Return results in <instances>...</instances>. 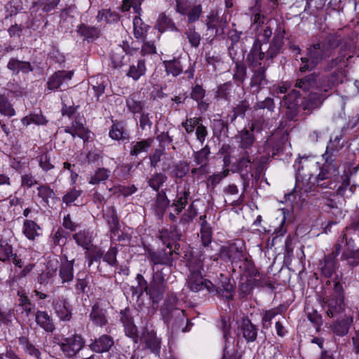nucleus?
Masks as SVG:
<instances>
[{"instance_id": "obj_59", "label": "nucleus", "mask_w": 359, "mask_h": 359, "mask_svg": "<svg viewBox=\"0 0 359 359\" xmlns=\"http://www.w3.org/2000/svg\"><path fill=\"white\" fill-rule=\"evenodd\" d=\"M201 238L202 241L203 245L204 247H208L209 244L212 242V231L208 223H201Z\"/></svg>"}, {"instance_id": "obj_64", "label": "nucleus", "mask_w": 359, "mask_h": 359, "mask_svg": "<svg viewBox=\"0 0 359 359\" xmlns=\"http://www.w3.org/2000/svg\"><path fill=\"white\" fill-rule=\"evenodd\" d=\"M0 112L8 116H13L15 111L8 101V97L3 94L0 95Z\"/></svg>"}, {"instance_id": "obj_20", "label": "nucleus", "mask_w": 359, "mask_h": 359, "mask_svg": "<svg viewBox=\"0 0 359 359\" xmlns=\"http://www.w3.org/2000/svg\"><path fill=\"white\" fill-rule=\"evenodd\" d=\"M285 34V29L279 25L276 30L275 35L267 51L264 53V57L266 60L273 59L280 53L283 45Z\"/></svg>"}, {"instance_id": "obj_10", "label": "nucleus", "mask_w": 359, "mask_h": 359, "mask_svg": "<svg viewBox=\"0 0 359 359\" xmlns=\"http://www.w3.org/2000/svg\"><path fill=\"white\" fill-rule=\"evenodd\" d=\"M176 11L179 13L187 17V22L192 24L200 18L202 14V6L193 4L189 0H177Z\"/></svg>"}, {"instance_id": "obj_17", "label": "nucleus", "mask_w": 359, "mask_h": 359, "mask_svg": "<svg viewBox=\"0 0 359 359\" xmlns=\"http://www.w3.org/2000/svg\"><path fill=\"white\" fill-rule=\"evenodd\" d=\"M205 25L208 31L215 30L213 37H219L224 35V29L228 23L225 18L219 17L217 13L211 12L207 16Z\"/></svg>"}, {"instance_id": "obj_54", "label": "nucleus", "mask_w": 359, "mask_h": 359, "mask_svg": "<svg viewBox=\"0 0 359 359\" xmlns=\"http://www.w3.org/2000/svg\"><path fill=\"white\" fill-rule=\"evenodd\" d=\"M109 136L113 140H124L129 139L128 133L123 128V127L119 123L113 124L109 131Z\"/></svg>"}, {"instance_id": "obj_6", "label": "nucleus", "mask_w": 359, "mask_h": 359, "mask_svg": "<svg viewBox=\"0 0 359 359\" xmlns=\"http://www.w3.org/2000/svg\"><path fill=\"white\" fill-rule=\"evenodd\" d=\"M167 249L158 250L156 251L149 250L147 253V258L151 266V269L163 266H172L173 262V254H179L175 250H172V244L167 243Z\"/></svg>"}, {"instance_id": "obj_53", "label": "nucleus", "mask_w": 359, "mask_h": 359, "mask_svg": "<svg viewBox=\"0 0 359 359\" xmlns=\"http://www.w3.org/2000/svg\"><path fill=\"white\" fill-rule=\"evenodd\" d=\"M210 154V149L208 145L198 151L194 152V162L196 165H200L201 167H205L208 161V156Z\"/></svg>"}, {"instance_id": "obj_51", "label": "nucleus", "mask_w": 359, "mask_h": 359, "mask_svg": "<svg viewBox=\"0 0 359 359\" xmlns=\"http://www.w3.org/2000/svg\"><path fill=\"white\" fill-rule=\"evenodd\" d=\"M167 180L168 177L165 174L156 172L148 179L147 183L154 191H158Z\"/></svg>"}, {"instance_id": "obj_19", "label": "nucleus", "mask_w": 359, "mask_h": 359, "mask_svg": "<svg viewBox=\"0 0 359 359\" xmlns=\"http://www.w3.org/2000/svg\"><path fill=\"white\" fill-rule=\"evenodd\" d=\"M346 236V241L342 244L344 246V250L341 255V258L348 262V265L352 267H355L359 265V248L353 250L352 248L354 245V241L352 238H348L346 233L341 235L339 237Z\"/></svg>"}, {"instance_id": "obj_35", "label": "nucleus", "mask_w": 359, "mask_h": 359, "mask_svg": "<svg viewBox=\"0 0 359 359\" xmlns=\"http://www.w3.org/2000/svg\"><path fill=\"white\" fill-rule=\"evenodd\" d=\"M317 77L316 73H311L301 79H297L294 86L304 92L316 88L318 86H317Z\"/></svg>"}, {"instance_id": "obj_49", "label": "nucleus", "mask_w": 359, "mask_h": 359, "mask_svg": "<svg viewBox=\"0 0 359 359\" xmlns=\"http://www.w3.org/2000/svg\"><path fill=\"white\" fill-rule=\"evenodd\" d=\"M184 35L192 48H197L199 47L201 41V36L200 33L196 31L194 25H189L184 31Z\"/></svg>"}, {"instance_id": "obj_37", "label": "nucleus", "mask_w": 359, "mask_h": 359, "mask_svg": "<svg viewBox=\"0 0 359 359\" xmlns=\"http://www.w3.org/2000/svg\"><path fill=\"white\" fill-rule=\"evenodd\" d=\"M154 142V138L149 137L140 141H134L131 142L130 154L137 156L141 153L147 152Z\"/></svg>"}, {"instance_id": "obj_47", "label": "nucleus", "mask_w": 359, "mask_h": 359, "mask_svg": "<svg viewBox=\"0 0 359 359\" xmlns=\"http://www.w3.org/2000/svg\"><path fill=\"white\" fill-rule=\"evenodd\" d=\"M73 239L76 241L78 245L81 246L85 249H88L92 243V233L87 230H82L75 233Z\"/></svg>"}, {"instance_id": "obj_18", "label": "nucleus", "mask_w": 359, "mask_h": 359, "mask_svg": "<svg viewBox=\"0 0 359 359\" xmlns=\"http://www.w3.org/2000/svg\"><path fill=\"white\" fill-rule=\"evenodd\" d=\"M140 340L145 344V347L154 354H158L161 349V339L157 337L156 332L151 328L145 326L140 336Z\"/></svg>"}, {"instance_id": "obj_4", "label": "nucleus", "mask_w": 359, "mask_h": 359, "mask_svg": "<svg viewBox=\"0 0 359 359\" xmlns=\"http://www.w3.org/2000/svg\"><path fill=\"white\" fill-rule=\"evenodd\" d=\"M323 306L330 318L336 317L344 311V294L339 283H335L334 292L323 298Z\"/></svg>"}, {"instance_id": "obj_12", "label": "nucleus", "mask_w": 359, "mask_h": 359, "mask_svg": "<svg viewBox=\"0 0 359 359\" xmlns=\"http://www.w3.org/2000/svg\"><path fill=\"white\" fill-rule=\"evenodd\" d=\"M300 94L295 90H291L287 94L283 95L280 100L282 107L286 108L285 112L287 118L289 120H294L298 114V98Z\"/></svg>"}, {"instance_id": "obj_26", "label": "nucleus", "mask_w": 359, "mask_h": 359, "mask_svg": "<svg viewBox=\"0 0 359 359\" xmlns=\"http://www.w3.org/2000/svg\"><path fill=\"white\" fill-rule=\"evenodd\" d=\"M182 236V232L176 226H172L170 229H163L159 232V238L163 243L167 246V243L170 242L176 252L180 248V244L177 243V241L181 239Z\"/></svg>"}, {"instance_id": "obj_2", "label": "nucleus", "mask_w": 359, "mask_h": 359, "mask_svg": "<svg viewBox=\"0 0 359 359\" xmlns=\"http://www.w3.org/2000/svg\"><path fill=\"white\" fill-rule=\"evenodd\" d=\"M264 58V52L262 50L261 41L257 39L246 58L248 67L252 72L250 84L252 88H255L254 92L257 93L268 84L266 75L268 66L261 62Z\"/></svg>"}, {"instance_id": "obj_5", "label": "nucleus", "mask_w": 359, "mask_h": 359, "mask_svg": "<svg viewBox=\"0 0 359 359\" xmlns=\"http://www.w3.org/2000/svg\"><path fill=\"white\" fill-rule=\"evenodd\" d=\"M219 257L225 262H230L232 264L244 260L248 263L249 266L252 267V271L250 272L251 276L257 277L260 275L259 272L254 268L251 261L247 257H245L242 248L238 247L236 243L222 246L219 251Z\"/></svg>"}, {"instance_id": "obj_52", "label": "nucleus", "mask_w": 359, "mask_h": 359, "mask_svg": "<svg viewBox=\"0 0 359 359\" xmlns=\"http://www.w3.org/2000/svg\"><path fill=\"white\" fill-rule=\"evenodd\" d=\"M57 274V267L49 262L46 268L38 277V283L41 285H46L50 280L55 277Z\"/></svg>"}, {"instance_id": "obj_46", "label": "nucleus", "mask_w": 359, "mask_h": 359, "mask_svg": "<svg viewBox=\"0 0 359 359\" xmlns=\"http://www.w3.org/2000/svg\"><path fill=\"white\" fill-rule=\"evenodd\" d=\"M172 266L156 267L152 269V279L167 285V282L172 273Z\"/></svg>"}, {"instance_id": "obj_45", "label": "nucleus", "mask_w": 359, "mask_h": 359, "mask_svg": "<svg viewBox=\"0 0 359 359\" xmlns=\"http://www.w3.org/2000/svg\"><path fill=\"white\" fill-rule=\"evenodd\" d=\"M283 312L281 306L264 311L262 314V325L264 329H269L271 326V320L279 313Z\"/></svg>"}, {"instance_id": "obj_27", "label": "nucleus", "mask_w": 359, "mask_h": 359, "mask_svg": "<svg viewBox=\"0 0 359 359\" xmlns=\"http://www.w3.org/2000/svg\"><path fill=\"white\" fill-rule=\"evenodd\" d=\"M166 288L167 285L152 279L150 284L144 287V292L153 302L158 303L163 299Z\"/></svg>"}, {"instance_id": "obj_14", "label": "nucleus", "mask_w": 359, "mask_h": 359, "mask_svg": "<svg viewBox=\"0 0 359 359\" xmlns=\"http://www.w3.org/2000/svg\"><path fill=\"white\" fill-rule=\"evenodd\" d=\"M344 241H346V236L339 237L333 252L325 257V263L321 268V271L325 277H330L334 272L336 265L335 259L339 255Z\"/></svg>"}, {"instance_id": "obj_58", "label": "nucleus", "mask_w": 359, "mask_h": 359, "mask_svg": "<svg viewBox=\"0 0 359 359\" xmlns=\"http://www.w3.org/2000/svg\"><path fill=\"white\" fill-rule=\"evenodd\" d=\"M148 26L144 23L140 16H135L133 19V30L135 38L140 39L144 36L147 32Z\"/></svg>"}, {"instance_id": "obj_44", "label": "nucleus", "mask_w": 359, "mask_h": 359, "mask_svg": "<svg viewBox=\"0 0 359 359\" xmlns=\"http://www.w3.org/2000/svg\"><path fill=\"white\" fill-rule=\"evenodd\" d=\"M110 170L104 168H99L95 170L94 173L90 176L88 183L92 185H98L104 182L110 176Z\"/></svg>"}, {"instance_id": "obj_55", "label": "nucleus", "mask_w": 359, "mask_h": 359, "mask_svg": "<svg viewBox=\"0 0 359 359\" xmlns=\"http://www.w3.org/2000/svg\"><path fill=\"white\" fill-rule=\"evenodd\" d=\"M126 105L129 111L134 114L140 113L144 107L143 103L139 100L138 95L135 94L128 97Z\"/></svg>"}, {"instance_id": "obj_63", "label": "nucleus", "mask_w": 359, "mask_h": 359, "mask_svg": "<svg viewBox=\"0 0 359 359\" xmlns=\"http://www.w3.org/2000/svg\"><path fill=\"white\" fill-rule=\"evenodd\" d=\"M164 64L167 73L174 76H178L182 72V66L178 60L165 61Z\"/></svg>"}, {"instance_id": "obj_28", "label": "nucleus", "mask_w": 359, "mask_h": 359, "mask_svg": "<svg viewBox=\"0 0 359 359\" xmlns=\"http://www.w3.org/2000/svg\"><path fill=\"white\" fill-rule=\"evenodd\" d=\"M103 217L107 222L112 236H116L120 230L119 219L114 206L108 207L103 214Z\"/></svg>"}, {"instance_id": "obj_61", "label": "nucleus", "mask_w": 359, "mask_h": 359, "mask_svg": "<svg viewBox=\"0 0 359 359\" xmlns=\"http://www.w3.org/2000/svg\"><path fill=\"white\" fill-rule=\"evenodd\" d=\"M37 191L39 197H40L47 204L48 203L49 200H53L55 198L54 191L48 185H40L38 187Z\"/></svg>"}, {"instance_id": "obj_41", "label": "nucleus", "mask_w": 359, "mask_h": 359, "mask_svg": "<svg viewBox=\"0 0 359 359\" xmlns=\"http://www.w3.org/2000/svg\"><path fill=\"white\" fill-rule=\"evenodd\" d=\"M41 227L34 221L26 219L23 223V234L29 240L34 241L40 235Z\"/></svg>"}, {"instance_id": "obj_38", "label": "nucleus", "mask_w": 359, "mask_h": 359, "mask_svg": "<svg viewBox=\"0 0 359 359\" xmlns=\"http://www.w3.org/2000/svg\"><path fill=\"white\" fill-rule=\"evenodd\" d=\"M241 331L243 337L248 342H253L257 337L258 328L248 319H243L241 323Z\"/></svg>"}, {"instance_id": "obj_34", "label": "nucleus", "mask_w": 359, "mask_h": 359, "mask_svg": "<svg viewBox=\"0 0 359 359\" xmlns=\"http://www.w3.org/2000/svg\"><path fill=\"white\" fill-rule=\"evenodd\" d=\"M190 197V191L189 187H184L182 191H177L176 198L173 201L172 206L175 208L174 211L177 215H180L188 203V199Z\"/></svg>"}, {"instance_id": "obj_39", "label": "nucleus", "mask_w": 359, "mask_h": 359, "mask_svg": "<svg viewBox=\"0 0 359 359\" xmlns=\"http://www.w3.org/2000/svg\"><path fill=\"white\" fill-rule=\"evenodd\" d=\"M155 28L161 33L168 30H170L172 32L179 31L172 20L167 16L164 13H162L158 15Z\"/></svg>"}, {"instance_id": "obj_29", "label": "nucleus", "mask_w": 359, "mask_h": 359, "mask_svg": "<svg viewBox=\"0 0 359 359\" xmlns=\"http://www.w3.org/2000/svg\"><path fill=\"white\" fill-rule=\"evenodd\" d=\"M35 322L38 326L47 332H53L55 325L53 318L46 311L37 310L34 313Z\"/></svg>"}, {"instance_id": "obj_3", "label": "nucleus", "mask_w": 359, "mask_h": 359, "mask_svg": "<svg viewBox=\"0 0 359 359\" xmlns=\"http://www.w3.org/2000/svg\"><path fill=\"white\" fill-rule=\"evenodd\" d=\"M207 261L204 259L203 261L198 259L196 261V266L190 269V275L187 279V286L194 292H198L204 289L210 293H213L215 290V285L210 280L204 278L201 274V270L203 269L205 262Z\"/></svg>"}, {"instance_id": "obj_22", "label": "nucleus", "mask_w": 359, "mask_h": 359, "mask_svg": "<svg viewBox=\"0 0 359 359\" xmlns=\"http://www.w3.org/2000/svg\"><path fill=\"white\" fill-rule=\"evenodd\" d=\"M51 305L56 316L62 321H69L72 318V309L67 299L57 297L53 299Z\"/></svg>"}, {"instance_id": "obj_11", "label": "nucleus", "mask_w": 359, "mask_h": 359, "mask_svg": "<svg viewBox=\"0 0 359 359\" xmlns=\"http://www.w3.org/2000/svg\"><path fill=\"white\" fill-rule=\"evenodd\" d=\"M85 340L78 334L66 337L58 343L60 350L69 358L75 356L83 348Z\"/></svg>"}, {"instance_id": "obj_48", "label": "nucleus", "mask_w": 359, "mask_h": 359, "mask_svg": "<svg viewBox=\"0 0 359 359\" xmlns=\"http://www.w3.org/2000/svg\"><path fill=\"white\" fill-rule=\"evenodd\" d=\"M17 294L19 297L18 306L21 307L22 312L28 317L33 313L34 304L32 303L29 297L23 292L18 291Z\"/></svg>"}, {"instance_id": "obj_31", "label": "nucleus", "mask_w": 359, "mask_h": 359, "mask_svg": "<svg viewBox=\"0 0 359 359\" xmlns=\"http://www.w3.org/2000/svg\"><path fill=\"white\" fill-rule=\"evenodd\" d=\"M349 184L350 180L348 175L346 174L339 176V174H337L333 187V189L336 188V194L341 197H348L349 196L347 194L348 192L350 196H351L353 194V188L349 187Z\"/></svg>"}, {"instance_id": "obj_15", "label": "nucleus", "mask_w": 359, "mask_h": 359, "mask_svg": "<svg viewBox=\"0 0 359 359\" xmlns=\"http://www.w3.org/2000/svg\"><path fill=\"white\" fill-rule=\"evenodd\" d=\"M337 174H339L338 170L334 167L323 165L319 174L315 178L317 187L322 189H333L332 185L334 184Z\"/></svg>"}, {"instance_id": "obj_25", "label": "nucleus", "mask_w": 359, "mask_h": 359, "mask_svg": "<svg viewBox=\"0 0 359 359\" xmlns=\"http://www.w3.org/2000/svg\"><path fill=\"white\" fill-rule=\"evenodd\" d=\"M73 76L72 71H57L55 72L47 82V88L49 90H55L61 87L64 83L70 81Z\"/></svg>"}, {"instance_id": "obj_8", "label": "nucleus", "mask_w": 359, "mask_h": 359, "mask_svg": "<svg viewBox=\"0 0 359 359\" xmlns=\"http://www.w3.org/2000/svg\"><path fill=\"white\" fill-rule=\"evenodd\" d=\"M248 150L238 151L236 161L231 165L233 172H238L241 175H248L252 170V165L255 163V158L250 154Z\"/></svg>"}, {"instance_id": "obj_30", "label": "nucleus", "mask_w": 359, "mask_h": 359, "mask_svg": "<svg viewBox=\"0 0 359 359\" xmlns=\"http://www.w3.org/2000/svg\"><path fill=\"white\" fill-rule=\"evenodd\" d=\"M114 344L112 337L103 334L99 338L95 339L90 345V348L96 353H102L107 352Z\"/></svg>"}, {"instance_id": "obj_40", "label": "nucleus", "mask_w": 359, "mask_h": 359, "mask_svg": "<svg viewBox=\"0 0 359 359\" xmlns=\"http://www.w3.org/2000/svg\"><path fill=\"white\" fill-rule=\"evenodd\" d=\"M62 283H69L74 278V260L62 262L59 270Z\"/></svg>"}, {"instance_id": "obj_23", "label": "nucleus", "mask_w": 359, "mask_h": 359, "mask_svg": "<svg viewBox=\"0 0 359 359\" xmlns=\"http://www.w3.org/2000/svg\"><path fill=\"white\" fill-rule=\"evenodd\" d=\"M161 313L163 316L166 318L167 320H170L172 317H175L176 320L174 322V325L176 328H180L184 323L187 325L189 323V319L186 317L184 310L177 309H168L165 304L161 308ZM187 331V325L182 328V332Z\"/></svg>"}, {"instance_id": "obj_21", "label": "nucleus", "mask_w": 359, "mask_h": 359, "mask_svg": "<svg viewBox=\"0 0 359 359\" xmlns=\"http://www.w3.org/2000/svg\"><path fill=\"white\" fill-rule=\"evenodd\" d=\"M254 129V124H252L249 129L243 128L235 136L239 151L248 150V151H251L252 147L255 142Z\"/></svg>"}, {"instance_id": "obj_13", "label": "nucleus", "mask_w": 359, "mask_h": 359, "mask_svg": "<svg viewBox=\"0 0 359 359\" xmlns=\"http://www.w3.org/2000/svg\"><path fill=\"white\" fill-rule=\"evenodd\" d=\"M275 1L271 6L262 8L261 0H255V4L250 10L252 27L257 29L264 25L266 16L271 14L275 8Z\"/></svg>"}, {"instance_id": "obj_24", "label": "nucleus", "mask_w": 359, "mask_h": 359, "mask_svg": "<svg viewBox=\"0 0 359 359\" xmlns=\"http://www.w3.org/2000/svg\"><path fill=\"white\" fill-rule=\"evenodd\" d=\"M213 293L222 296L226 300L233 299L235 291L234 286L231 283L230 278L221 273L218 286H215V290Z\"/></svg>"}, {"instance_id": "obj_1", "label": "nucleus", "mask_w": 359, "mask_h": 359, "mask_svg": "<svg viewBox=\"0 0 359 359\" xmlns=\"http://www.w3.org/2000/svg\"><path fill=\"white\" fill-rule=\"evenodd\" d=\"M348 46L347 39L339 32L330 33L306 48L305 56L300 58L299 71L302 73L311 71L325 61V72L333 69L341 72L347 67L351 58V55L346 53Z\"/></svg>"}, {"instance_id": "obj_43", "label": "nucleus", "mask_w": 359, "mask_h": 359, "mask_svg": "<svg viewBox=\"0 0 359 359\" xmlns=\"http://www.w3.org/2000/svg\"><path fill=\"white\" fill-rule=\"evenodd\" d=\"M147 68L144 59H140L137 65H132L126 74L128 77L134 81H137L142 76L145 74Z\"/></svg>"}, {"instance_id": "obj_9", "label": "nucleus", "mask_w": 359, "mask_h": 359, "mask_svg": "<svg viewBox=\"0 0 359 359\" xmlns=\"http://www.w3.org/2000/svg\"><path fill=\"white\" fill-rule=\"evenodd\" d=\"M341 136H336L334 138L330 139L329 143L327 145L326 151L323 154V158L324 163L323 165H327V167H334L338 170L339 163L337 162V157L339 151L343 148L344 144L341 143Z\"/></svg>"}, {"instance_id": "obj_42", "label": "nucleus", "mask_w": 359, "mask_h": 359, "mask_svg": "<svg viewBox=\"0 0 359 359\" xmlns=\"http://www.w3.org/2000/svg\"><path fill=\"white\" fill-rule=\"evenodd\" d=\"M170 201L166 196L165 190L158 191L154 203V210L158 216H163Z\"/></svg>"}, {"instance_id": "obj_62", "label": "nucleus", "mask_w": 359, "mask_h": 359, "mask_svg": "<svg viewBox=\"0 0 359 359\" xmlns=\"http://www.w3.org/2000/svg\"><path fill=\"white\" fill-rule=\"evenodd\" d=\"M247 68L244 63L240 61L235 62L233 79L239 83H243L246 78Z\"/></svg>"}, {"instance_id": "obj_7", "label": "nucleus", "mask_w": 359, "mask_h": 359, "mask_svg": "<svg viewBox=\"0 0 359 359\" xmlns=\"http://www.w3.org/2000/svg\"><path fill=\"white\" fill-rule=\"evenodd\" d=\"M330 88L331 86L329 84L316 87L318 93H311L304 98L301 104L302 109L306 113L311 114L313 110L320 108L327 97L323 93L329 92Z\"/></svg>"}, {"instance_id": "obj_33", "label": "nucleus", "mask_w": 359, "mask_h": 359, "mask_svg": "<svg viewBox=\"0 0 359 359\" xmlns=\"http://www.w3.org/2000/svg\"><path fill=\"white\" fill-rule=\"evenodd\" d=\"M7 68L11 70L13 74H18L20 72L27 74L33 71L30 62L20 60L17 58L12 57L7 64Z\"/></svg>"}, {"instance_id": "obj_16", "label": "nucleus", "mask_w": 359, "mask_h": 359, "mask_svg": "<svg viewBox=\"0 0 359 359\" xmlns=\"http://www.w3.org/2000/svg\"><path fill=\"white\" fill-rule=\"evenodd\" d=\"M135 51L136 50L130 48L127 41H123L122 44L117 46L111 50V67L114 69L121 68L125 64V55H133Z\"/></svg>"}, {"instance_id": "obj_32", "label": "nucleus", "mask_w": 359, "mask_h": 359, "mask_svg": "<svg viewBox=\"0 0 359 359\" xmlns=\"http://www.w3.org/2000/svg\"><path fill=\"white\" fill-rule=\"evenodd\" d=\"M353 318L350 316H345L343 319L337 320L331 325L333 332L339 337L346 335L353 324Z\"/></svg>"}, {"instance_id": "obj_36", "label": "nucleus", "mask_w": 359, "mask_h": 359, "mask_svg": "<svg viewBox=\"0 0 359 359\" xmlns=\"http://www.w3.org/2000/svg\"><path fill=\"white\" fill-rule=\"evenodd\" d=\"M90 319L95 325L102 327L107 323V311L95 304L92 307Z\"/></svg>"}, {"instance_id": "obj_57", "label": "nucleus", "mask_w": 359, "mask_h": 359, "mask_svg": "<svg viewBox=\"0 0 359 359\" xmlns=\"http://www.w3.org/2000/svg\"><path fill=\"white\" fill-rule=\"evenodd\" d=\"M48 121L41 114H31L22 118V123L25 126L35 124L37 126L46 125Z\"/></svg>"}, {"instance_id": "obj_50", "label": "nucleus", "mask_w": 359, "mask_h": 359, "mask_svg": "<svg viewBox=\"0 0 359 359\" xmlns=\"http://www.w3.org/2000/svg\"><path fill=\"white\" fill-rule=\"evenodd\" d=\"M77 32L87 40H95L100 35V31L97 27H90L84 24H81L78 27Z\"/></svg>"}, {"instance_id": "obj_56", "label": "nucleus", "mask_w": 359, "mask_h": 359, "mask_svg": "<svg viewBox=\"0 0 359 359\" xmlns=\"http://www.w3.org/2000/svg\"><path fill=\"white\" fill-rule=\"evenodd\" d=\"M13 253V246L6 241H0V261L8 262L11 260Z\"/></svg>"}, {"instance_id": "obj_60", "label": "nucleus", "mask_w": 359, "mask_h": 359, "mask_svg": "<svg viewBox=\"0 0 359 359\" xmlns=\"http://www.w3.org/2000/svg\"><path fill=\"white\" fill-rule=\"evenodd\" d=\"M109 190L113 191L114 194H118L124 197H128L135 194L137 191V188L134 184L128 186L119 184L114 186Z\"/></svg>"}]
</instances>
